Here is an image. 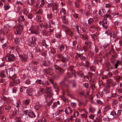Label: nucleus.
I'll return each mask as SVG.
<instances>
[{
    "instance_id": "f257e3e1",
    "label": "nucleus",
    "mask_w": 122,
    "mask_h": 122,
    "mask_svg": "<svg viewBox=\"0 0 122 122\" xmlns=\"http://www.w3.org/2000/svg\"><path fill=\"white\" fill-rule=\"evenodd\" d=\"M44 91L47 93L45 95V98H46L45 103L48 106H50L54 100V98H52L51 99H50V98L53 95L52 93L51 92V88L50 87H46Z\"/></svg>"
},
{
    "instance_id": "f03ea898",
    "label": "nucleus",
    "mask_w": 122,
    "mask_h": 122,
    "mask_svg": "<svg viewBox=\"0 0 122 122\" xmlns=\"http://www.w3.org/2000/svg\"><path fill=\"white\" fill-rule=\"evenodd\" d=\"M110 16L109 15H106L104 17L102 21L100 22H99V24L101 25H102L103 27L105 29H106L107 28L108 25L107 21V18L108 17L110 18Z\"/></svg>"
},
{
    "instance_id": "7ed1b4c3",
    "label": "nucleus",
    "mask_w": 122,
    "mask_h": 122,
    "mask_svg": "<svg viewBox=\"0 0 122 122\" xmlns=\"http://www.w3.org/2000/svg\"><path fill=\"white\" fill-rule=\"evenodd\" d=\"M8 71V76L7 77H8L12 79L13 80H14L15 78H16L17 76L15 74L14 71L12 70L9 69L7 70Z\"/></svg>"
},
{
    "instance_id": "20e7f679",
    "label": "nucleus",
    "mask_w": 122,
    "mask_h": 122,
    "mask_svg": "<svg viewBox=\"0 0 122 122\" xmlns=\"http://www.w3.org/2000/svg\"><path fill=\"white\" fill-rule=\"evenodd\" d=\"M36 38L35 37H31L28 40V45L30 46H35L36 44Z\"/></svg>"
},
{
    "instance_id": "39448f33",
    "label": "nucleus",
    "mask_w": 122,
    "mask_h": 122,
    "mask_svg": "<svg viewBox=\"0 0 122 122\" xmlns=\"http://www.w3.org/2000/svg\"><path fill=\"white\" fill-rule=\"evenodd\" d=\"M21 24H19L15 27L16 30L15 31V33L17 35H19L21 34V32L23 30V27Z\"/></svg>"
},
{
    "instance_id": "423d86ee",
    "label": "nucleus",
    "mask_w": 122,
    "mask_h": 122,
    "mask_svg": "<svg viewBox=\"0 0 122 122\" xmlns=\"http://www.w3.org/2000/svg\"><path fill=\"white\" fill-rule=\"evenodd\" d=\"M39 26H37L36 29L35 26L32 25L31 26L29 29V30L31 33L37 35L38 34V30H39Z\"/></svg>"
},
{
    "instance_id": "0eeeda50",
    "label": "nucleus",
    "mask_w": 122,
    "mask_h": 122,
    "mask_svg": "<svg viewBox=\"0 0 122 122\" xmlns=\"http://www.w3.org/2000/svg\"><path fill=\"white\" fill-rule=\"evenodd\" d=\"M15 58V56L12 54L8 55L5 57V60L9 62L14 61Z\"/></svg>"
},
{
    "instance_id": "6e6552de",
    "label": "nucleus",
    "mask_w": 122,
    "mask_h": 122,
    "mask_svg": "<svg viewBox=\"0 0 122 122\" xmlns=\"http://www.w3.org/2000/svg\"><path fill=\"white\" fill-rule=\"evenodd\" d=\"M53 31V30H50L49 31H47L46 30H42L41 31V34L43 36H47L49 35L51 32Z\"/></svg>"
},
{
    "instance_id": "1a4fd4ad",
    "label": "nucleus",
    "mask_w": 122,
    "mask_h": 122,
    "mask_svg": "<svg viewBox=\"0 0 122 122\" xmlns=\"http://www.w3.org/2000/svg\"><path fill=\"white\" fill-rule=\"evenodd\" d=\"M8 76V71L5 69L0 73V76L1 77H7Z\"/></svg>"
},
{
    "instance_id": "9d476101",
    "label": "nucleus",
    "mask_w": 122,
    "mask_h": 122,
    "mask_svg": "<svg viewBox=\"0 0 122 122\" xmlns=\"http://www.w3.org/2000/svg\"><path fill=\"white\" fill-rule=\"evenodd\" d=\"M107 82L108 84H111L112 85V86H115L117 84L115 81H114L112 79H109L107 80Z\"/></svg>"
},
{
    "instance_id": "9b49d317",
    "label": "nucleus",
    "mask_w": 122,
    "mask_h": 122,
    "mask_svg": "<svg viewBox=\"0 0 122 122\" xmlns=\"http://www.w3.org/2000/svg\"><path fill=\"white\" fill-rule=\"evenodd\" d=\"M72 111V109L70 107L66 108L65 110V113L67 115L71 114Z\"/></svg>"
},
{
    "instance_id": "f8f14e48",
    "label": "nucleus",
    "mask_w": 122,
    "mask_h": 122,
    "mask_svg": "<svg viewBox=\"0 0 122 122\" xmlns=\"http://www.w3.org/2000/svg\"><path fill=\"white\" fill-rule=\"evenodd\" d=\"M60 105V102L59 101H57V102H54L52 106V108L53 109L56 107H59V106Z\"/></svg>"
},
{
    "instance_id": "ddd939ff",
    "label": "nucleus",
    "mask_w": 122,
    "mask_h": 122,
    "mask_svg": "<svg viewBox=\"0 0 122 122\" xmlns=\"http://www.w3.org/2000/svg\"><path fill=\"white\" fill-rule=\"evenodd\" d=\"M42 64L45 66H50L52 64V63L49 61H45L43 62Z\"/></svg>"
},
{
    "instance_id": "4468645a",
    "label": "nucleus",
    "mask_w": 122,
    "mask_h": 122,
    "mask_svg": "<svg viewBox=\"0 0 122 122\" xmlns=\"http://www.w3.org/2000/svg\"><path fill=\"white\" fill-rule=\"evenodd\" d=\"M42 107V106L40 105L38 102L35 105L34 108V109L36 111H38Z\"/></svg>"
},
{
    "instance_id": "2eb2a0df",
    "label": "nucleus",
    "mask_w": 122,
    "mask_h": 122,
    "mask_svg": "<svg viewBox=\"0 0 122 122\" xmlns=\"http://www.w3.org/2000/svg\"><path fill=\"white\" fill-rule=\"evenodd\" d=\"M21 60L22 61H27L28 56L27 55H23L20 56Z\"/></svg>"
},
{
    "instance_id": "dca6fc26",
    "label": "nucleus",
    "mask_w": 122,
    "mask_h": 122,
    "mask_svg": "<svg viewBox=\"0 0 122 122\" xmlns=\"http://www.w3.org/2000/svg\"><path fill=\"white\" fill-rule=\"evenodd\" d=\"M82 111H84L83 112H84V113L81 114V116L82 117L86 118L87 117V114L88 113V112L86 111L84 109H82Z\"/></svg>"
},
{
    "instance_id": "f3484780",
    "label": "nucleus",
    "mask_w": 122,
    "mask_h": 122,
    "mask_svg": "<svg viewBox=\"0 0 122 122\" xmlns=\"http://www.w3.org/2000/svg\"><path fill=\"white\" fill-rule=\"evenodd\" d=\"M65 32L66 35L70 36H72L73 35L72 33L70 30L68 29V28L66 30H65Z\"/></svg>"
},
{
    "instance_id": "a211bd4d",
    "label": "nucleus",
    "mask_w": 122,
    "mask_h": 122,
    "mask_svg": "<svg viewBox=\"0 0 122 122\" xmlns=\"http://www.w3.org/2000/svg\"><path fill=\"white\" fill-rule=\"evenodd\" d=\"M58 8V4L55 3L52 6V10L53 11H54L55 10H57Z\"/></svg>"
},
{
    "instance_id": "6ab92c4d",
    "label": "nucleus",
    "mask_w": 122,
    "mask_h": 122,
    "mask_svg": "<svg viewBox=\"0 0 122 122\" xmlns=\"http://www.w3.org/2000/svg\"><path fill=\"white\" fill-rule=\"evenodd\" d=\"M10 8V6L9 3H5L4 5V9L5 10H9Z\"/></svg>"
},
{
    "instance_id": "aec40b11",
    "label": "nucleus",
    "mask_w": 122,
    "mask_h": 122,
    "mask_svg": "<svg viewBox=\"0 0 122 122\" xmlns=\"http://www.w3.org/2000/svg\"><path fill=\"white\" fill-rule=\"evenodd\" d=\"M30 100L29 99H27L25 100L24 102V105L25 106H23L24 108H25L27 107V106L29 104Z\"/></svg>"
},
{
    "instance_id": "412c9836",
    "label": "nucleus",
    "mask_w": 122,
    "mask_h": 122,
    "mask_svg": "<svg viewBox=\"0 0 122 122\" xmlns=\"http://www.w3.org/2000/svg\"><path fill=\"white\" fill-rule=\"evenodd\" d=\"M60 13L61 15H65L66 14L67 15V13H66V12L65 9L63 8H62L61 10L60 11Z\"/></svg>"
},
{
    "instance_id": "4be33fe9",
    "label": "nucleus",
    "mask_w": 122,
    "mask_h": 122,
    "mask_svg": "<svg viewBox=\"0 0 122 122\" xmlns=\"http://www.w3.org/2000/svg\"><path fill=\"white\" fill-rule=\"evenodd\" d=\"M27 3L28 4L31 5H34L35 2L34 0H27Z\"/></svg>"
},
{
    "instance_id": "5701e85b",
    "label": "nucleus",
    "mask_w": 122,
    "mask_h": 122,
    "mask_svg": "<svg viewBox=\"0 0 122 122\" xmlns=\"http://www.w3.org/2000/svg\"><path fill=\"white\" fill-rule=\"evenodd\" d=\"M65 80L66 79H64L60 82V84L64 86L67 87H69V85L66 84L65 82Z\"/></svg>"
},
{
    "instance_id": "b1692460",
    "label": "nucleus",
    "mask_w": 122,
    "mask_h": 122,
    "mask_svg": "<svg viewBox=\"0 0 122 122\" xmlns=\"http://www.w3.org/2000/svg\"><path fill=\"white\" fill-rule=\"evenodd\" d=\"M68 58L67 57L62 56L61 61L63 62H66L68 61Z\"/></svg>"
},
{
    "instance_id": "393cba45",
    "label": "nucleus",
    "mask_w": 122,
    "mask_h": 122,
    "mask_svg": "<svg viewBox=\"0 0 122 122\" xmlns=\"http://www.w3.org/2000/svg\"><path fill=\"white\" fill-rule=\"evenodd\" d=\"M28 115L30 117H35L36 116L34 112L32 111L29 112L28 113Z\"/></svg>"
},
{
    "instance_id": "a878e982",
    "label": "nucleus",
    "mask_w": 122,
    "mask_h": 122,
    "mask_svg": "<svg viewBox=\"0 0 122 122\" xmlns=\"http://www.w3.org/2000/svg\"><path fill=\"white\" fill-rule=\"evenodd\" d=\"M25 20V19L23 16L20 15L18 18L17 20L19 22L22 21H24Z\"/></svg>"
},
{
    "instance_id": "bb28decb",
    "label": "nucleus",
    "mask_w": 122,
    "mask_h": 122,
    "mask_svg": "<svg viewBox=\"0 0 122 122\" xmlns=\"http://www.w3.org/2000/svg\"><path fill=\"white\" fill-rule=\"evenodd\" d=\"M74 67L73 66H70L69 68H68L67 70L68 71H70L71 72H72V74H75V72L74 70H73Z\"/></svg>"
},
{
    "instance_id": "cd10ccee",
    "label": "nucleus",
    "mask_w": 122,
    "mask_h": 122,
    "mask_svg": "<svg viewBox=\"0 0 122 122\" xmlns=\"http://www.w3.org/2000/svg\"><path fill=\"white\" fill-rule=\"evenodd\" d=\"M118 102L116 99H113L112 102V105H116L118 104Z\"/></svg>"
},
{
    "instance_id": "c85d7f7f",
    "label": "nucleus",
    "mask_w": 122,
    "mask_h": 122,
    "mask_svg": "<svg viewBox=\"0 0 122 122\" xmlns=\"http://www.w3.org/2000/svg\"><path fill=\"white\" fill-rule=\"evenodd\" d=\"M2 98L3 99L5 100L8 103H9L12 101V100H10L9 98H6L4 96L2 97Z\"/></svg>"
},
{
    "instance_id": "c756f323",
    "label": "nucleus",
    "mask_w": 122,
    "mask_h": 122,
    "mask_svg": "<svg viewBox=\"0 0 122 122\" xmlns=\"http://www.w3.org/2000/svg\"><path fill=\"white\" fill-rule=\"evenodd\" d=\"M38 122H46L47 121L46 119L44 117H43L40 120H38Z\"/></svg>"
},
{
    "instance_id": "7c9ffc66",
    "label": "nucleus",
    "mask_w": 122,
    "mask_h": 122,
    "mask_svg": "<svg viewBox=\"0 0 122 122\" xmlns=\"http://www.w3.org/2000/svg\"><path fill=\"white\" fill-rule=\"evenodd\" d=\"M105 10L103 9H101L99 11V14L101 16L103 15L104 13Z\"/></svg>"
},
{
    "instance_id": "2f4dec72",
    "label": "nucleus",
    "mask_w": 122,
    "mask_h": 122,
    "mask_svg": "<svg viewBox=\"0 0 122 122\" xmlns=\"http://www.w3.org/2000/svg\"><path fill=\"white\" fill-rule=\"evenodd\" d=\"M54 67L56 70L58 71L59 72H61V71H62V68H59V66H57L56 65H54Z\"/></svg>"
},
{
    "instance_id": "473e14b6",
    "label": "nucleus",
    "mask_w": 122,
    "mask_h": 122,
    "mask_svg": "<svg viewBox=\"0 0 122 122\" xmlns=\"http://www.w3.org/2000/svg\"><path fill=\"white\" fill-rule=\"evenodd\" d=\"M44 89H40L39 91L38 92V96H40L43 94L44 91Z\"/></svg>"
},
{
    "instance_id": "72a5a7b5",
    "label": "nucleus",
    "mask_w": 122,
    "mask_h": 122,
    "mask_svg": "<svg viewBox=\"0 0 122 122\" xmlns=\"http://www.w3.org/2000/svg\"><path fill=\"white\" fill-rule=\"evenodd\" d=\"M20 103L21 101L19 99L17 101L16 105V107H17L18 108L20 107V106L21 105Z\"/></svg>"
},
{
    "instance_id": "f704fd0d",
    "label": "nucleus",
    "mask_w": 122,
    "mask_h": 122,
    "mask_svg": "<svg viewBox=\"0 0 122 122\" xmlns=\"http://www.w3.org/2000/svg\"><path fill=\"white\" fill-rule=\"evenodd\" d=\"M110 114L112 115L114 117V118H115L116 119H117L118 118V116H115L116 115V112L114 111H112L111 112Z\"/></svg>"
},
{
    "instance_id": "c9c22d12",
    "label": "nucleus",
    "mask_w": 122,
    "mask_h": 122,
    "mask_svg": "<svg viewBox=\"0 0 122 122\" xmlns=\"http://www.w3.org/2000/svg\"><path fill=\"white\" fill-rule=\"evenodd\" d=\"M89 110V112L92 113H94L96 111V109L92 107H90Z\"/></svg>"
},
{
    "instance_id": "e433bc0d",
    "label": "nucleus",
    "mask_w": 122,
    "mask_h": 122,
    "mask_svg": "<svg viewBox=\"0 0 122 122\" xmlns=\"http://www.w3.org/2000/svg\"><path fill=\"white\" fill-rule=\"evenodd\" d=\"M103 120L105 122H108L111 120V118L108 117L107 116H106L103 118Z\"/></svg>"
},
{
    "instance_id": "4c0bfd02",
    "label": "nucleus",
    "mask_w": 122,
    "mask_h": 122,
    "mask_svg": "<svg viewBox=\"0 0 122 122\" xmlns=\"http://www.w3.org/2000/svg\"><path fill=\"white\" fill-rule=\"evenodd\" d=\"M36 20L37 21L39 22H41V17L40 16H36Z\"/></svg>"
},
{
    "instance_id": "58836bf2",
    "label": "nucleus",
    "mask_w": 122,
    "mask_h": 122,
    "mask_svg": "<svg viewBox=\"0 0 122 122\" xmlns=\"http://www.w3.org/2000/svg\"><path fill=\"white\" fill-rule=\"evenodd\" d=\"M22 12L24 15H26L28 12V10L26 9H24L22 10Z\"/></svg>"
},
{
    "instance_id": "ea45409f",
    "label": "nucleus",
    "mask_w": 122,
    "mask_h": 122,
    "mask_svg": "<svg viewBox=\"0 0 122 122\" xmlns=\"http://www.w3.org/2000/svg\"><path fill=\"white\" fill-rule=\"evenodd\" d=\"M100 2V0H93L92 1V5H95V2L98 3H99Z\"/></svg>"
},
{
    "instance_id": "a19ab883",
    "label": "nucleus",
    "mask_w": 122,
    "mask_h": 122,
    "mask_svg": "<svg viewBox=\"0 0 122 122\" xmlns=\"http://www.w3.org/2000/svg\"><path fill=\"white\" fill-rule=\"evenodd\" d=\"M49 80L50 83L52 84L54 88H55V86L56 85V83L54 82L53 80L52 79H49Z\"/></svg>"
},
{
    "instance_id": "79ce46f5",
    "label": "nucleus",
    "mask_w": 122,
    "mask_h": 122,
    "mask_svg": "<svg viewBox=\"0 0 122 122\" xmlns=\"http://www.w3.org/2000/svg\"><path fill=\"white\" fill-rule=\"evenodd\" d=\"M117 116H119L122 117V110H118L117 113Z\"/></svg>"
},
{
    "instance_id": "37998d69",
    "label": "nucleus",
    "mask_w": 122,
    "mask_h": 122,
    "mask_svg": "<svg viewBox=\"0 0 122 122\" xmlns=\"http://www.w3.org/2000/svg\"><path fill=\"white\" fill-rule=\"evenodd\" d=\"M33 89L32 88H28L26 90V92L27 94H29L31 93L33 91Z\"/></svg>"
},
{
    "instance_id": "c03bdc74",
    "label": "nucleus",
    "mask_w": 122,
    "mask_h": 122,
    "mask_svg": "<svg viewBox=\"0 0 122 122\" xmlns=\"http://www.w3.org/2000/svg\"><path fill=\"white\" fill-rule=\"evenodd\" d=\"M49 2L48 4V5H47V6L48 7H49L50 6H51L52 7V6L55 3L53 1H49Z\"/></svg>"
},
{
    "instance_id": "a18cd8bd",
    "label": "nucleus",
    "mask_w": 122,
    "mask_h": 122,
    "mask_svg": "<svg viewBox=\"0 0 122 122\" xmlns=\"http://www.w3.org/2000/svg\"><path fill=\"white\" fill-rule=\"evenodd\" d=\"M61 67L62 69V71H64L66 69L67 67V65L66 64H64L62 65Z\"/></svg>"
},
{
    "instance_id": "49530a36",
    "label": "nucleus",
    "mask_w": 122,
    "mask_h": 122,
    "mask_svg": "<svg viewBox=\"0 0 122 122\" xmlns=\"http://www.w3.org/2000/svg\"><path fill=\"white\" fill-rule=\"evenodd\" d=\"M43 27H44L46 29H47L49 28H51L50 25L46 23H45L44 24L43 26Z\"/></svg>"
},
{
    "instance_id": "de8ad7c7",
    "label": "nucleus",
    "mask_w": 122,
    "mask_h": 122,
    "mask_svg": "<svg viewBox=\"0 0 122 122\" xmlns=\"http://www.w3.org/2000/svg\"><path fill=\"white\" fill-rule=\"evenodd\" d=\"M44 71L46 74H49L51 72V70L50 69H49L48 70L45 69L44 70Z\"/></svg>"
},
{
    "instance_id": "09e8293b",
    "label": "nucleus",
    "mask_w": 122,
    "mask_h": 122,
    "mask_svg": "<svg viewBox=\"0 0 122 122\" xmlns=\"http://www.w3.org/2000/svg\"><path fill=\"white\" fill-rule=\"evenodd\" d=\"M11 107L9 105H6L4 107V109L6 110H8L9 109L11 108Z\"/></svg>"
},
{
    "instance_id": "8fccbe9b",
    "label": "nucleus",
    "mask_w": 122,
    "mask_h": 122,
    "mask_svg": "<svg viewBox=\"0 0 122 122\" xmlns=\"http://www.w3.org/2000/svg\"><path fill=\"white\" fill-rule=\"evenodd\" d=\"M75 74H72V72H68L67 73V76L69 77H71L72 76V75H74Z\"/></svg>"
},
{
    "instance_id": "3c124183",
    "label": "nucleus",
    "mask_w": 122,
    "mask_h": 122,
    "mask_svg": "<svg viewBox=\"0 0 122 122\" xmlns=\"http://www.w3.org/2000/svg\"><path fill=\"white\" fill-rule=\"evenodd\" d=\"M13 93H16L18 91V89L17 87H13L12 89Z\"/></svg>"
},
{
    "instance_id": "603ef678",
    "label": "nucleus",
    "mask_w": 122,
    "mask_h": 122,
    "mask_svg": "<svg viewBox=\"0 0 122 122\" xmlns=\"http://www.w3.org/2000/svg\"><path fill=\"white\" fill-rule=\"evenodd\" d=\"M63 111L62 109L59 110H57L55 113V115L56 116H58L59 115L60 113Z\"/></svg>"
},
{
    "instance_id": "864d4df0",
    "label": "nucleus",
    "mask_w": 122,
    "mask_h": 122,
    "mask_svg": "<svg viewBox=\"0 0 122 122\" xmlns=\"http://www.w3.org/2000/svg\"><path fill=\"white\" fill-rule=\"evenodd\" d=\"M36 82L37 83L43 84V81H42L41 80L37 79L36 81Z\"/></svg>"
},
{
    "instance_id": "5fc2aeb1",
    "label": "nucleus",
    "mask_w": 122,
    "mask_h": 122,
    "mask_svg": "<svg viewBox=\"0 0 122 122\" xmlns=\"http://www.w3.org/2000/svg\"><path fill=\"white\" fill-rule=\"evenodd\" d=\"M44 4L45 2L44 0H41V2L39 4L40 5L39 7H41L42 5H44Z\"/></svg>"
},
{
    "instance_id": "6e6d98bb",
    "label": "nucleus",
    "mask_w": 122,
    "mask_h": 122,
    "mask_svg": "<svg viewBox=\"0 0 122 122\" xmlns=\"http://www.w3.org/2000/svg\"><path fill=\"white\" fill-rule=\"evenodd\" d=\"M79 114V113L78 112L74 111L73 115L75 117H76L78 116Z\"/></svg>"
},
{
    "instance_id": "4d7b16f0",
    "label": "nucleus",
    "mask_w": 122,
    "mask_h": 122,
    "mask_svg": "<svg viewBox=\"0 0 122 122\" xmlns=\"http://www.w3.org/2000/svg\"><path fill=\"white\" fill-rule=\"evenodd\" d=\"M13 81L15 84H18L20 82L19 80L18 79H15V78Z\"/></svg>"
},
{
    "instance_id": "13d9d810",
    "label": "nucleus",
    "mask_w": 122,
    "mask_h": 122,
    "mask_svg": "<svg viewBox=\"0 0 122 122\" xmlns=\"http://www.w3.org/2000/svg\"><path fill=\"white\" fill-rule=\"evenodd\" d=\"M85 44L89 45V47H90V46L92 44V42L91 41H86L85 42Z\"/></svg>"
},
{
    "instance_id": "bf43d9fd",
    "label": "nucleus",
    "mask_w": 122,
    "mask_h": 122,
    "mask_svg": "<svg viewBox=\"0 0 122 122\" xmlns=\"http://www.w3.org/2000/svg\"><path fill=\"white\" fill-rule=\"evenodd\" d=\"M75 28H76V31H77V32L79 33L80 32V27L79 28V26L77 25H76Z\"/></svg>"
},
{
    "instance_id": "052dcab7",
    "label": "nucleus",
    "mask_w": 122,
    "mask_h": 122,
    "mask_svg": "<svg viewBox=\"0 0 122 122\" xmlns=\"http://www.w3.org/2000/svg\"><path fill=\"white\" fill-rule=\"evenodd\" d=\"M50 51L53 54H54L56 53L55 50L53 48H51L50 49Z\"/></svg>"
},
{
    "instance_id": "680f3d73",
    "label": "nucleus",
    "mask_w": 122,
    "mask_h": 122,
    "mask_svg": "<svg viewBox=\"0 0 122 122\" xmlns=\"http://www.w3.org/2000/svg\"><path fill=\"white\" fill-rule=\"evenodd\" d=\"M81 36H82V38L84 39H88V36L87 35H81Z\"/></svg>"
},
{
    "instance_id": "e2e57ef3",
    "label": "nucleus",
    "mask_w": 122,
    "mask_h": 122,
    "mask_svg": "<svg viewBox=\"0 0 122 122\" xmlns=\"http://www.w3.org/2000/svg\"><path fill=\"white\" fill-rule=\"evenodd\" d=\"M93 21V20L92 18H90L88 21V23L89 24H91Z\"/></svg>"
},
{
    "instance_id": "0e129e2a",
    "label": "nucleus",
    "mask_w": 122,
    "mask_h": 122,
    "mask_svg": "<svg viewBox=\"0 0 122 122\" xmlns=\"http://www.w3.org/2000/svg\"><path fill=\"white\" fill-rule=\"evenodd\" d=\"M105 33L107 35H109L111 36V32L110 30H108L107 31L105 32Z\"/></svg>"
},
{
    "instance_id": "69168bd1",
    "label": "nucleus",
    "mask_w": 122,
    "mask_h": 122,
    "mask_svg": "<svg viewBox=\"0 0 122 122\" xmlns=\"http://www.w3.org/2000/svg\"><path fill=\"white\" fill-rule=\"evenodd\" d=\"M117 32L115 31L113 32L112 33L113 37V38L116 37L117 35Z\"/></svg>"
},
{
    "instance_id": "338daca9",
    "label": "nucleus",
    "mask_w": 122,
    "mask_h": 122,
    "mask_svg": "<svg viewBox=\"0 0 122 122\" xmlns=\"http://www.w3.org/2000/svg\"><path fill=\"white\" fill-rule=\"evenodd\" d=\"M64 46L61 45L59 47V49L61 51H62L64 50Z\"/></svg>"
},
{
    "instance_id": "774afa93",
    "label": "nucleus",
    "mask_w": 122,
    "mask_h": 122,
    "mask_svg": "<svg viewBox=\"0 0 122 122\" xmlns=\"http://www.w3.org/2000/svg\"><path fill=\"white\" fill-rule=\"evenodd\" d=\"M21 40V39L20 38H16L15 39V42L16 43L18 42L19 41H20Z\"/></svg>"
}]
</instances>
